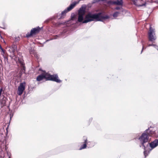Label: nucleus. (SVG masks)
I'll use <instances>...</instances> for the list:
<instances>
[{"label": "nucleus", "mask_w": 158, "mask_h": 158, "mask_svg": "<svg viewBox=\"0 0 158 158\" xmlns=\"http://www.w3.org/2000/svg\"><path fill=\"white\" fill-rule=\"evenodd\" d=\"M143 42H144L143 41H142V45H143V48H142V50L141 52V53L143 51V49L144 48V45H143Z\"/></svg>", "instance_id": "nucleus-21"}, {"label": "nucleus", "mask_w": 158, "mask_h": 158, "mask_svg": "<svg viewBox=\"0 0 158 158\" xmlns=\"http://www.w3.org/2000/svg\"><path fill=\"white\" fill-rule=\"evenodd\" d=\"M0 146L2 149H3L5 148V150H6V146L5 144L4 145H2V143Z\"/></svg>", "instance_id": "nucleus-16"}, {"label": "nucleus", "mask_w": 158, "mask_h": 158, "mask_svg": "<svg viewBox=\"0 0 158 158\" xmlns=\"http://www.w3.org/2000/svg\"><path fill=\"white\" fill-rule=\"evenodd\" d=\"M85 11L82 8H81L78 11V21L79 22H82L83 23H87L92 21H102L103 20L109 18V16L107 15L102 16L101 13L94 14L92 12H89L85 16L84 19V16Z\"/></svg>", "instance_id": "nucleus-1"}, {"label": "nucleus", "mask_w": 158, "mask_h": 158, "mask_svg": "<svg viewBox=\"0 0 158 158\" xmlns=\"http://www.w3.org/2000/svg\"><path fill=\"white\" fill-rule=\"evenodd\" d=\"M86 143L87 139H86L85 140L84 144L80 148V150L85 148L86 146Z\"/></svg>", "instance_id": "nucleus-13"}, {"label": "nucleus", "mask_w": 158, "mask_h": 158, "mask_svg": "<svg viewBox=\"0 0 158 158\" xmlns=\"http://www.w3.org/2000/svg\"><path fill=\"white\" fill-rule=\"evenodd\" d=\"M146 132V133L148 134V136H155L156 135V133L154 131H153L152 130H151L149 129L145 131Z\"/></svg>", "instance_id": "nucleus-12"}, {"label": "nucleus", "mask_w": 158, "mask_h": 158, "mask_svg": "<svg viewBox=\"0 0 158 158\" xmlns=\"http://www.w3.org/2000/svg\"><path fill=\"white\" fill-rule=\"evenodd\" d=\"M0 48L2 52L3 55H4L5 54V50L1 47V46L0 47Z\"/></svg>", "instance_id": "nucleus-19"}, {"label": "nucleus", "mask_w": 158, "mask_h": 158, "mask_svg": "<svg viewBox=\"0 0 158 158\" xmlns=\"http://www.w3.org/2000/svg\"><path fill=\"white\" fill-rule=\"evenodd\" d=\"M148 47H150V46H153L155 48H156V49H158V47L155 44H148Z\"/></svg>", "instance_id": "nucleus-15"}, {"label": "nucleus", "mask_w": 158, "mask_h": 158, "mask_svg": "<svg viewBox=\"0 0 158 158\" xmlns=\"http://www.w3.org/2000/svg\"><path fill=\"white\" fill-rule=\"evenodd\" d=\"M57 38V37H55L54 39H56Z\"/></svg>", "instance_id": "nucleus-26"}, {"label": "nucleus", "mask_w": 158, "mask_h": 158, "mask_svg": "<svg viewBox=\"0 0 158 158\" xmlns=\"http://www.w3.org/2000/svg\"><path fill=\"white\" fill-rule=\"evenodd\" d=\"M134 4L138 6H145L146 2L142 0H131Z\"/></svg>", "instance_id": "nucleus-8"}, {"label": "nucleus", "mask_w": 158, "mask_h": 158, "mask_svg": "<svg viewBox=\"0 0 158 158\" xmlns=\"http://www.w3.org/2000/svg\"><path fill=\"white\" fill-rule=\"evenodd\" d=\"M35 52L34 50H32V51L31 50L30 51V54H34V56H35Z\"/></svg>", "instance_id": "nucleus-17"}, {"label": "nucleus", "mask_w": 158, "mask_h": 158, "mask_svg": "<svg viewBox=\"0 0 158 158\" xmlns=\"http://www.w3.org/2000/svg\"><path fill=\"white\" fill-rule=\"evenodd\" d=\"M75 20V18L74 16L73 17L72 16L71 19V20L70 21H69V22H71L72 21H73V20Z\"/></svg>", "instance_id": "nucleus-18"}, {"label": "nucleus", "mask_w": 158, "mask_h": 158, "mask_svg": "<svg viewBox=\"0 0 158 158\" xmlns=\"http://www.w3.org/2000/svg\"><path fill=\"white\" fill-rule=\"evenodd\" d=\"M26 83L25 82L21 83L18 88L17 94L19 95H21L25 89Z\"/></svg>", "instance_id": "nucleus-7"}, {"label": "nucleus", "mask_w": 158, "mask_h": 158, "mask_svg": "<svg viewBox=\"0 0 158 158\" xmlns=\"http://www.w3.org/2000/svg\"><path fill=\"white\" fill-rule=\"evenodd\" d=\"M4 143H6V140H5V141L4 140V141H3V144H4Z\"/></svg>", "instance_id": "nucleus-24"}, {"label": "nucleus", "mask_w": 158, "mask_h": 158, "mask_svg": "<svg viewBox=\"0 0 158 158\" xmlns=\"http://www.w3.org/2000/svg\"><path fill=\"white\" fill-rule=\"evenodd\" d=\"M23 63L22 62H21V64H23Z\"/></svg>", "instance_id": "nucleus-25"}, {"label": "nucleus", "mask_w": 158, "mask_h": 158, "mask_svg": "<svg viewBox=\"0 0 158 158\" xmlns=\"http://www.w3.org/2000/svg\"><path fill=\"white\" fill-rule=\"evenodd\" d=\"M119 14V12H116L113 14V17L114 18H116L118 16Z\"/></svg>", "instance_id": "nucleus-14"}, {"label": "nucleus", "mask_w": 158, "mask_h": 158, "mask_svg": "<svg viewBox=\"0 0 158 158\" xmlns=\"http://www.w3.org/2000/svg\"><path fill=\"white\" fill-rule=\"evenodd\" d=\"M108 3L110 4L122 6L123 4V1L122 0H116V1L112 0L109 1Z\"/></svg>", "instance_id": "nucleus-10"}, {"label": "nucleus", "mask_w": 158, "mask_h": 158, "mask_svg": "<svg viewBox=\"0 0 158 158\" xmlns=\"http://www.w3.org/2000/svg\"><path fill=\"white\" fill-rule=\"evenodd\" d=\"M144 150H145V149H144ZM147 151L145 150L144 151V154L145 157L148 155V154H147Z\"/></svg>", "instance_id": "nucleus-20"}, {"label": "nucleus", "mask_w": 158, "mask_h": 158, "mask_svg": "<svg viewBox=\"0 0 158 158\" xmlns=\"http://www.w3.org/2000/svg\"><path fill=\"white\" fill-rule=\"evenodd\" d=\"M149 144L152 149L158 145V139H156L153 142H151L150 143H147V145Z\"/></svg>", "instance_id": "nucleus-11"}, {"label": "nucleus", "mask_w": 158, "mask_h": 158, "mask_svg": "<svg viewBox=\"0 0 158 158\" xmlns=\"http://www.w3.org/2000/svg\"><path fill=\"white\" fill-rule=\"evenodd\" d=\"M148 39L149 41L152 42V43H155L156 39L155 29L151 27L148 32Z\"/></svg>", "instance_id": "nucleus-4"}, {"label": "nucleus", "mask_w": 158, "mask_h": 158, "mask_svg": "<svg viewBox=\"0 0 158 158\" xmlns=\"http://www.w3.org/2000/svg\"><path fill=\"white\" fill-rule=\"evenodd\" d=\"M89 143H90L89 142L88 143H87L88 144Z\"/></svg>", "instance_id": "nucleus-27"}, {"label": "nucleus", "mask_w": 158, "mask_h": 158, "mask_svg": "<svg viewBox=\"0 0 158 158\" xmlns=\"http://www.w3.org/2000/svg\"><path fill=\"white\" fill-rule=\"evenodd\" d=\"M16 49V47L15 45H13L10 48L9 51L11 53V55H10V57L12 59H13L15 61L19 60V58L17 57L14 53Z\"/></svg>", "instance_id": "nucleus-5"}, {"label": "nucleus", "mask_w": 158, "mask_h": 158, "mask_svg": "<svg viewBox=\"0 0 158 158\" xmlns=\"http://www.w3.org/2000/svg\"><path fill=\"white\" fill-rule=\"evenodd\" d=\"M121 8L119 7H117L115 8V9L116 10H119Z\"/></svg>", "instance_id": "nucleus-22"}, {"label": "nucleus", "mask_w": 158, "mask_h": 158, "mask_svg": "<svg viewBox=\"0 0 158 158\" xmlns=\"http://www.w3.org/2000/svg\"><path fill=\"white\" fill-rule=\"evenodd\" d=\"M40 30V27H38L37 28H33L31 29L30 33H28L26 35V37H29L33 35H35L37 33H38Z\"/></svg>", "instance_id": "nucleus-9"}, {"label": "nucleus", "mask_w": 158, "mask_h": 158, "mask_svg": "<svg viewBox=\"0 0 158 158\" xmlns=\"http://www.w3.org/2000/svg\"><path fill=\"white\" fill-rule=\"evenodd\" d=\"M2 92V89H0V96L1 95Z\"/></svg>", "instance_id": "nucleus-23"}, {"label": "nucleus", "mask_w": 158, "mask_h": 158, "mask_svg": "<svg viewBox=\"0 0 158 158\" xmlns=\"http://www.w3.org/2000/svg\"><path fill=\"white\" fill-rule=\"evenodd\" d=\"M149 137L148 134H147L146 131H145L144 133H143L141 136L139 138L140 142L144 147V149L146 148L144 143L148 142Z\"/></svg>", "instance_id": "nucleus-3"}, {"label": "nucleus", "mask_w": 158, "mask_h": 158, "mask_svg": "<svg viewBox=\"0 0 158 158\" xmlns=\"http://www.w3.org/2000/svg\"><path fill=\"white\" fill-rule=\"evenodd\" d=\"M77 3H78L76 2H74V3L71 4L69 7H68L66 10H64L62 12L61 14V16L60 19L63 18V16L65 15V14L71 10Z\"/></svg>", "instance_id": "nucleus-6"}, {"label": "nucleus", "mask_w": 158, "mask_h": 158, "mask_svg": "<svg viewBox=\"0 0 158 158\" xmlns=\"http://www.w3.org/2000/svg\"><path fill=\"white\" fill-rule=\"evenodd\" d=\"M44 79L46 80H51L57 83L61 82V81L58 79L57 74L50 75L47 73H43L39 75L37 77L36 80L38 81H40Z\"/></svg>", "instance_id": "nucleus-2"}]
</instances>
